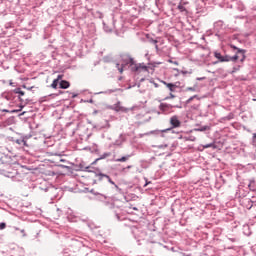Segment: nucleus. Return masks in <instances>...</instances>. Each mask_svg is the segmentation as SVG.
<instances>
[{
  "label": "nucleus",
  "mask_w": 256,
  "mask_h": 256,
  "mask_svg": "<svg viewBox=\"0 0 256 256\" xmlns=\"http://www.w3.org/2000/svg\"><path fill=\"white\" fill-rule=\"evenodd\" d=\"M121 64L116 63V68L119 73H123L124 69L129 65L131 67V71L134 73H147L149 71V67L145 65V63L135 64V60L128 54L121 55Z\"/></svg>",
  "instance_id": "nucleus-1"
},
{
  "label": "nucleus",
  "mask_w": 256,
  "mask_h": 256,
  "mask_svg": "<svg viewBox=\"0 0 256 256\" xmlns=\"http://www.w3.org/2000/svg\"><path fill=\"white\" fill-rule=\"evenodd\" d=\"M170 128H166L164 130H153L150 132H147L145 135H159L161 134V137H165V134L163 133H175V130L178 127H181V120H179V116L174 115L170 118Z\"/></svg>",
  "instance_id": "nucleus-2"
},
{
  "label": "nucleus",
  "mask_w": 256,
  "mask_h": 256,
  "mask_svg": "<svg viewBox=\"0 0 256 256\" xmlns=\"http://www.w3.org/2000/svg\"><path fill=\"white\" fill-rule=\"evenodd\" d=\"M232 49L236 50V54L234 56L224 55L222 56L221 63H229V61L235 62L237 59H240V63H244L247 56L245 54L247 53V50L237 48L234 45H231Z\"/></svg>",
  "instance_id": "nucleus-3"
},
{
  "label": "nucleus",
  "mask_w": 256,
  "mask_h": 256,
  "mask_svg": "<svg viewBox=\"0 0 256 256\" xmlns=\"http://www.w3.org/2000/svg\"><path fill=\"white\" fill-rule=\"evenodd\" d=\"M95 177L97 181H108V183H110L111 185H114L118 193H121V188H119V186L115 184V182L111 179V176L107 174H103L102 172H95Z\"/></svg>",
  "instance_id": "nucleus-4"
},
{
  "label": "nucleus",
  "mask_w": 256,
  "mask_h": 256,
  "mask_svg": "<svg viewBox=\"0 0 256 256\" xmlns=\"http://www.w3.org/2000/svg\"><path fill=\"white\" fill-rule=\"evenodd\" d=\"M181 109V106L179 105H171V104H167V103H161L159 105V109H160V113L164 114V115H169V113H173V109Z\"/></svg>",
  "instance_id": "nucleus-5"
},
{
  "label": "nucleus",
  "mask_w": 256,
  "mask_h": 256,
  "mask_svg": "<svg viewBox=\"0 0 256 256\" xmlns=\"http://www.w3.org/2000/svg\"><path fill=\"white\" fill-rule=\"evenodd\" d=\"M96 201H101L102 203H105V205H109V197L102 193H97L95 196Z\"/></svg>",
  "instance_id": "nucleus-6"
},
{
  "label": "nucleus",
  "mask_w": 256,
  "mask_h": 256,
  "mask_svg": "<svg viewBox=\"0 0 256 256\" xmlns=\"http://www.w3.org/2000/svg\"><path fill=\"white\" fill-rule=\"evenodd\" d=\"M161 83H163V85H165L171 93H175L177 87H179V85H178L179 82H176V83L173 84V83H167L166 81L162 80Z\"/></svg>",
  "instance_id": "nucleus-7"
},
{
  "label": "nucleus",
  "mask_w": 256,
  "mask_h": 256,
  "mask_svg": "<svg viewBox=\"0 0 256 256\" xmlns=\"http://www.w3.org/2000/svg\"><path fill=\"white\" fill-rule=\"evenodd\" d=\"M113 109L117 112L122 111V113H127L129 111V109L121 106V102L114 104Z\"/></svg>",
  "instance_id": "nucleus-8"
},
{
  "label": "nucleus",
  "mask_w": 256,
  "mask_h": 256,
  "mask_svg": "<svg viewBox=\"0 0 256 256\" xmlns=\"http://www.w3.org/2000/svg\"><path fill=\"white\" fill-rule=\"evenodd\" d=\"M133 157V153L127 154L126 156H122L121 158L116 159V163H125L126 161H129Z\"/></svg>",
  "instance_id": "nucleus-9"
},
{
  "label": "nucleus",
  "mask_w": 256,
  "mask_h": 256,
  "mask_svg": "<svg viewBox=\"0 0 256 256\" xmlns=\"http://www.w3.org/2000/svg\"><path fill=\"white\" fill-rule=\"evenodd\" d=\"M107 157H111V152H106L102 154L99 158H97L94 162H92V165H95L97 161H101V159H107Z\"/></svg>",
  "instance_id": "nucleus-10"
},
{
  "label": "nucleus",
  "mask_w": 256,
  "mask_h": 256,
  "mask_svg": "<svg viewBox=\"0 0 256 256\" xmlns=\"http://www.w3.org/2000/svg\"><path fill=\"white\" fill-rule=\"evenodd\" d=\"M70 83L67 80H61L60 81V89H69Z\"/></svg>",
  "instance_id": "nucleus-11"
},
{
  "label": "nucleus",
  "mask_w": 256,
  "mask_h": 256,
  "mask_svg": "<svg viewBox=\"0 0 256 256\" xmlns=\"http://www.w3.org/2000/svg\"><path fill=\"white\" fill-rule=\"evenodd\" d=\"M14 93L16 95H19L20 101H23V98H21V97H23L25 95V92L23 90H21V88L14 89Z\"/></svg>",
  "instance_id": "nucleus-12"
},
{
  "label": "nucleus",
  "mask_w": 256,
  "mask_h": 256,
  "mask_svg": "<svg viewBox=\"0 0 256 256\" xmlns=\"http://www.w3.org/2000/svg\"><path fill=\"white\" fill-rule=\"evenodd\" d=\"M12 229L14 231L20 232L22 234V237H27V233L25 232V229H19V227H17V226H13Z\"/></svg>",
  "instance_id": "nucleus-13"
},
{
  "label": "nucleus",
  "mask_w": 256,
  "mask_h": 256,
  "mask_svg": "<svg viewBox=\"0 0 256 256\" xmlns=\"http://www.w3.org/2000/svg\"><path fill=\"white\" fill-rule=\"evenodd\" d=\"M115 91H117V89H109V90H106V91H104V92H98V93H96V95H102V94H105V95H111V93H115Z\"/></svg>",
  "instance_id": "nucleus-14"
},
{
  "label": "nucleus",
  "mask_w": 256,
  "mask_h": 256,
  "mask_svg": "<svg viewBox=\"0 0 256 256\" xmlns=\"http://www.w3.org/2000/svg\"><path fill=\"white\" fill-rule=\"evenodd\" d=\"M60 82H59V79H54L52 84H51V88L52 89H57V85H59Z\"/></svg>",
  "instance_id": "nucleus-15"
},
{
  "label": "nucleus",
  "mask_w": 256,
  "mask_h": 256,
  "mask_svg": "<svg viewBox=\"0 0 256 256\" xmlns=\"http://www.w3.org/2000/svg\"><path fill=\"white\" fill-rule=\"evenodd\" d=\"M194 131H199V132L209 131V126H201L200 128L194 129Z\"/></svg>",
  "instance_id": "nucleus-16"
},
{
  "label": "nucleus",
  "mask_w": 256,
  "mask_h": 256,
  "mask_svg": "<svg viewBox=\"0 0 256 256\" xmlns=\"http://www.w3.org/2000/svg\"><path fill=\"white\" fill-rule=\"evenodd\" d=\"M184 141H192L195 142L197 141V138L195 136H185Z\"/></svg>",
  "instance_id": "nucleus-17"
},
{
  "label": "nucleus",
  "mask_w": 256,
  "mask_h": 256,
  "mask_svg": "<svg viewBox=\"0 0 256 256\" xmlns=\"http://www.w3.org/2000/svg\"><path fill=\"white\" fill-rule=\"evenodd\" d=\"M213 148V149H216L217 148V146H215V143H209V144H205L204 146H203V149H210V148Z\"/></svg>",
  "instance_id": "nucleus-18"
},
{
  "label": "nucleus",
  "mask_w": 256,
  "mask_h": 256,
  "mask_svg": "<svg viewBox=\"0 0 256 256\" xmlns=\"http://www.w3.org/2000/svg\"><path fill=\"white\" fill-rule=\"evenodd\" d=\"M214 57L218 59V61L221 63V59H223V55H221V52H214Z\"/></svg>",
  "instance_id": "nucleus-19"
},
{
  "label": "nucleus",
  "mask_w": 256,
  "mask_h": 256,
  "mask_svg": "<svg viewBox=\"0 0 256 256\" xmlns=\"http://www.w3.org/2000/svg\"><path fill=\"white\" fill-rule=\"evenodd\" d=\"M177 9L181 12V13H185V11H187V8H185V6H183V4H179L177 6Z\"/></svg>",
  "instance_id": "nucleus-20"
},
{
  "label": "nucleus",
  "mask_w": 256,
  "mask_h": 256,
  "mask_svg": "<svg viewBox=\"0 0 256 256\" xmlns=\"http://www.w3.org/2000/svg\"><path fill=\"white\" fill-rule=\"evenodd\" d=\"M246 203H248V205L246 206L247 209H251L253 207V200L251 199H246Z\"/></svg>",
  "instance_id": "nucleus-21"
},
{
  "label": "nucleus",
  "mask_w": 256,
  "mask_h": 256,
  "mask_svg": "<svg viewBox=\"0 0 256 256\" xmlns=\"http://www.w3.org/2000/svg\"><path fill=\"white\" fill-rule=\"evenodd\" d=\"M114 145H116V147H121V145H123V139H118L114 142Z\"/></svg>",
  "instance_id": "nucleus-22"
},
{
  "label": "nucleus",
  "mask_w": 256,
  "mask_h": 256,
  "mask_svg": "<svg viewBox=\"0 0 256 256\" xmlns=\"http://www.w3.org/2000/svg\"><path fill=\"white\" fill-rule=\"evenodd\" d=\"M24 139H25V138L16 139V140H15V143H17V145H20V147H22V146H23V143H24Z\"/></svg>",
  "instance_id": "nucleus-23"
},
{
  "label": "nucleus",
  "mask_w": 256,
  "mask_h": 256,
  "mask_svg": "<svg viewBox=\"0 0 256 256\" xmlns=\"http://www.w3.org/2000/svg\"><path fill=\"white\" fill-rule=\"evenodd\" d=\"M239 69H241V65L234 66L232 73H237V71H239Z\"/></svg>",
  "instance_id": "nucleus-24"
},
{
  "label": "nucleus",
  "mask_w": 256,
  "mask_h": 256,
  "mask_svg": "<svg viewBox=\"0 0 256 256\" xmlns=\"http://www.w3.org/2000/svg\"><path fill=\"white\" fill-rule=\"evenodd\" d=\"M186 91H193V92H196V91H197V86H194V87H187V88H186Z\"/></svg>",
  "instance_id": "nucleus-25"
},
{
  "label": "nucleus",
  "mask_w": 256,
  "mask_h": 256,
  "mask_svg": "<svg viewBox=\"0 0 256 256\" xmlns=\"http://www.w3.org/2000/svg\"><path fill=\"white\" fill-rule=\"evenodd\" d=\"M7 227V224L5 222H0V231H3Z\"/></svg>",
  "instance_id": "nucleus-26"
},
{
  "label": "nucleus",
  "mask_w": 256,
  "mask_h": 256,
  "mask_svg": "<svg viewBox=\"0 0 256 256\" xmlns=\"http://www.w3.org/2000/svg\"><path fill=\"white\" fill-rule=\"evenodd\" d=\"M104 31H105L106 33H111V29L107 26L106 23H104Z\"/></svg>",
  "instance_id": "nucleus-27"
},
{
  "label": "nucleus",
  "mask_w": 256,
  "mask_h": 256,
  "mask_svg": "<svg viewBox=\"0 0 256 256\" xmlns=\"http://www.w3.org/2000/svg\"><path fill=\"white\" fill-rule=\"evenodd\" d=\"M195 97H197V95L191 96L188 100L187 103H191V101H193L195 99Z\"/></svg>",
  "instance_id": "nucleus-28"
},
{
  "label": "nucleus",
  "mask_w": 256,
  "mask_h": 256,
  "mask_svg": "<svg viewBox=\"0 0 256 256\" xmlns=\"http://www.w3.org/2000/svg\"><path fill=\"white\" fill-rule=\"evenodd\" d=\"M90 193H92V195L96 197L99 192L95 191L94 189H91Z\"/></svg>",
  "instance_id": "nucleus-29"
},
{
  "label": "nucleus",
  "mask_w": 256,
  "mask_h": 256,
  "mask_svg": "<svg viewBox=\"0 0 256 256\" xmlns=\"http://www.w3.org/2000/svg\"><path fill=\"white\" fill-rule=\"evenodd\" d=\"M165 99H175V95L173 93H170V96L166 97Z\"/></svg>",
  "instance_id": "nucleus-30"
},
{
  "label": "nucleus",
  "mask_w": 256,
  "mask_h": 256,
  "mask_svg": "<svg viewBox=\"0 0 256 256\" xmlns=\"http://www.w3.org/2000/svg\"><path fill=\"white\" fill-rule=\"evenodd\" d=\"M21 147H29V145L27 144V141L24 139V143H22V146Z\"/></svg>",
  "instance_id": "nucleus-31"
},
{
  "label": "nucleus",
  "mask_w": 256,
  "mask_h": 256,
  "mask_svg": "<svg viewBox=\"0 0 256 256\" xmlns=\"http://www.w3.org/2000/svg\"><path fill=\"white\" fill-rule=\"evenodd\" d=\"M56 79H58V82H60L61 79H63V75L59 74Z\"/></svg>",
  "instance_id": "nucleus-32"
},
{
  "label": "nucleus",
  "mask_w": 256,
  "mask_h": 256,
  "mask_svg": "<svg viewBox=\"0 0 256 256\" xmlns=\"http://www.w3.org/2000/svg\"><path fill=\"white\" fill-rule=\"evenodd\" d=\"M23 88L27 89L28 91H31V89H33V86L27 88V86L24 85Z\"/></svg>",
  "instance_id": "nucleus-33"
},
{
  "label": "nucleus",
  "mask_w": 256,
  "mask_h": 256,
  "mask_svg": "<svg viewBox=\"0 0 256 256\" xmlns=\"http://www.w3.org/2000/svg\"><path fill=\"white\" fill-rule=\"evenodd\" d=\"M227 119H228V120L233 119V114L230 113V114L227 116Z\"/></svg>",
  "instance_id": "nucleus-34"
},
{
  "label": "nucleus",
  "mask_w": 256,
  "mask_h": 256,
  "mask_svg": "<svg viewBox=\"0 0 256 256\" xmlns=\"http://www.w3.org/2000/svg\"><path fill=\"white\" fill-rule=\"evenodd\" d=\"M151 43H153V45H157L158 41L157 40H151Z\"/></svg>",
  "instance_id": "nucleus-35"
},
{
  "label": "nucleus",
  "mask_w": 256,
  "mask_h": 256,
  "mask_svg": "<svg viewBox=\"0 0 256 256\" xmlns=\"http://www.w3.org/2000/svg\"><path fill=\"white\" fill-rule=\"evenodd\" d=\"M156 51H159V45L155 44Z\"/></svg>",
  "instance_id": "nucleus-36"
},
{
  "label": "nucleus",
  "mask_w": 256,
  "mask_h": 256,
  "mask_svg": "<svg viewBox=\"0 0 256 256\" xmlns=\"http://www.w3.org/2000/svg\"><path fill=\"white\" fill-rule=\"evenodd\" d=\"M256 139V133L253 134V141L255 142Z\"/></svg>",
  "instance_id": "nucleus-37"
},
{
  "label": "nucleus",
  "mask_w": 256,
  "mask_h": 256,
  "mask_svg": "<svg viewBox=\"0 0 256 256\" xmlns=\"http://www.w3.org/2000/svg\"><path fill=\"white\" fill-rule=\"evenodd\" d=\"M87 103H93V99L86 101Z\"/></svg>",
  "instance_id": "nucleus-38"
},
{
  "label": "nucleus",
  "mask_w": 256,
  "mask_h": 256,
  "mask_svg": "<svg viewBox=\"0 0 256 256\" xmlns=\"http://www.w3.org/2000/svg\"><path fill=\"white\" fill-rule=\"evenodd\" d=\"M85 171H91V170H89V166L85 168Z\"/></svg>",
  "instance_id": "nucleus-39"
},
{
  "label": "nucleus",
  "mask_w": 256,
  "mask_h": 256,
  "mask_svg": "<svg viewBox=\"0 0 256 256\" xmlns=\"http://www.w3.org/2000/svg\"><path fill=\"white\" fill-rule=\"evenodd\" d=\"M197 80H198V81H202V80H203V78H197Z\"/></svg>",
  "instance_id": "nucleus-40"
},
{
  "label": "nucleus",
  "mask_w": 256,
  "mask_h": 256,
  "mask_svg": "<svg viewBox=\"0 0 256 256\" xmlns=\"http://www.w3.org/2000/svg\"><path fill=\"white\" fill-rule=\"evenodd\" d=\"M200 57L203 59V57H205V55L201 54Z\"/></svg>",
  "instance_id": "nucleus-41"
},
{
  "label": "nucleus",
  "mask_w": 256,
  "mask_h": 256,
  "mask_svg": "<svg viewBox=\"0 0 256 256\" xmlns=\"http://www.w3.org/2000/svg\"><path fill=\"white\" fill-rule=\"evenodd\" d=\"M185 137H183V136H179V139H184Z\"/></svg>",
  "instance_id": "nucleus-42"
},
{
  "label": "nucleus",
  "mask_w": 256,
  "mask_h": 256,
  "mask_svg": "<svg viewBox=\"0 0 256 256\" xmlns=\"http://www.w3.org/2000/svg\"><path fill=\"white\" fill-rule=\"evenodd\" d=\"M174 65H179V63L178 62H174Z\"/></svg>",
  "instance_id": "nucleus-43"
},
{
  "label": "nucleus",
  "mask_w": 256,
  "mask_h": 256,
  "mask_svg": "<svg viewBox=\"0 0 256 256\" xmlns=\"http://www.w3.org/2000/svg\"><path fill=\"white\" fill-rule=\"evenodd\" d=\"M155 87H159V85H157V83H154Z\"/></svg>",
  "instance_id": "nucleus-44"
},
{
  "label": "nucleus",
  "mask_w": 256,
  "mask_h": 256,
  "mask_svg": "<svg viewBox=\"0 0 256 256\" xmlns=\"http://www.w3.org/2000/svg\"><path fill=\"white\" fill-rule=\"evenodd\" d=\"M253 199H254V200H252V201H253V203H255V197H253Z\"/></svg>",
  "instance_id": "nucleus-45"
},
{
  "label": "nucleus",
  "mask_w": 256,
  "mask_h": 256,
  "mask_svg": "<svg viewBox=\"0 0 256 256\" xmlns=\"http://www.w3.org/2000/svg\"><path fill=\"white\" fill-rule=\"evenodd\" d=\"M133 209H134V211H137V208H136V207H134Z\"/></svg>",
  "instance_id": "nucleus-46"
},
{
  "label": "nucleus",
  "mask_w": 256,
  "mask_h": 256,
  "mask_svg": "<svg viewBox=\"0 0 256 256\" xmlns=\"http://www.w3.org/2000/svg\"><path fill=\"white\" fill-rule=\"evenodd\" d=\"M5 113H7L8 112V110H3Z\"/></svg>",
  "instance_id": "nucleus-47"
},
{
  "label": "nucleus",
  "mask_w": 256,
  "mask_h": 256,
  "mask_svg": "<svg viewBox=\"0 0 256 256\" xmlns=\"http://www.w3.org/2000/svg\"><path fill=\"white\" fill-rule=\"evenodd\" d=\"M127 169H131V166H128Z\"/></svg>",
  "instance_id": "nucleus-48"
},
{
  "label": "nucleus",
  "mask_w": 256,
  "mask_h": 256,
  "mask_svg": "<svg viewBox=\"0 0 256 256\" xmlns=\"http://www.w3.org/2000/svg\"><path fill=\"white\" fill-rule=\"evenodd\" d=\"M107 123V125H108V127H109V122H106Z\"/></svg>",
  "instance_id": "nucleus-49"
},
{
  "label": "nucleus",
  "mask_w": 256,
  "mask_h": 256,
  "mask_svg": "<svg viewBox=\"0 0 256 256\" xmlns=\"http://www.w3.org/2000/svg\"><path fill=\"white\" fill-rule=\"evenodd\" d=\"M248 187H251V183L248 185Z\"/></svg>",
  "instance_id": "nucleus-50"
},
{
  "label": "nucleus",
  "mask_w": 256,
  "mask_h": 256,
  "mask_svg": "<svg viewBox=\"0 0 256 256\" xmlns=\"http://www.w3.org/2000/svg\"><path fill=\"white\" fill-rule=\"evenodd\" d=\"M73 97H77V95H73Z\"/></svg>",
  "instance_id": "nucleus-51"
},
{
  "label": "nucleus",
  "mask_w": 256,
  "mask_h": 256,
  "mask_svg": "<svg viewBox=\"0 0 256 256\" xmlns=\"http://www.w3.org/2000/svg\"><path fill=\"white\" fill-rule=\"evenodd\" d=\"M17 110H14L13 113H15Z\"/></svg>",
  "instance_id": "nucleus-52"
},
{
  "label": "nucleus",
  "mask_w": 256,
  "mask_h": 256,
  "mask_svg": "<svg viewBox=\"0 0 256 256\" xmlns=\"http://www.w3.org/2000/svg\"><path fill=\"white\" fill-rule=\"evenodd\" d=\"M60 161H62V162H63V161H65V160L61 159Z\"/></svg>",
  "instance_id": "nucleus-53"
},
{
  "label": "nucleus",
  "mask_w": 256,
  "mask_h": 256,
  "mask_svg": "<svg viewBox=\"0 0 256 256\" xmlns=\"http://www.w3.org/2000/svg\"><path fill=\"white\" fill-rule=\"evenodd\" d=\"M253 101H256V99H253Z\"/></svg>",
  "instance_id": "nucleus-54"
}]
</instances>
